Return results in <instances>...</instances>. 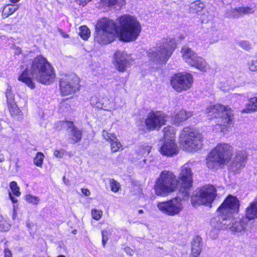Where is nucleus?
Listing matches in <instances>:
<instances>
[{"label": "nucleus", "mask_w": 257, "mask_h": 257, "mask_svg": "<svg viewBox=\"0 0 257 257\" xmlns=\"http://www.w3.org/2000/svg\"><path fill=\"white\" fill-rule=\"evenodd\" d=\"M185 195H188V193H187V191H185Z\"/></svg>", "instance_id": "obj_59"}, {"label": "nucleus", "mask_w": 257, "mask_h": 257, "mask_svg": "<svg viewBox=\"0 0 257 257\" xmlns=\"http://www.w3.org/2000/svg\"><path fill=\"white\" fill-rule=\"evenodd\" d=\"M54 156L58 158H61L64 155V151L61 150H55L54 153Z\"/></svg>", "instance_id": "obj_42"}, {"label": "nucleus", "mask_w": 257, "mask_h": 257, "mask_svg": "<svg viewBox=\"0 0 257 257\" xmlns=\"http://www.w3.org/2000/svg\"><path fill=\"white\" fill-rule=\"evenodd\" d=\"M246 157L245 152H237L231 165L232 171L235 172L242 169L245 166Z\"/></svg>", "instance_id": "obj_19"}, {"label": "nucleus", "mask_w": 257, "mask_h": 257, "mask_svg": "<svg viewBox=\"0 0 257 257\" xmlns=\"http://www.w3.org/2000/svg\"><path fill=\"white\" fill-rule=\"evenodd\" d=\"M257 111V97L251 98L242 110L244 113H250Z\"/></svg>", "instance_id": "obj_31"}, {"label": "nucleus", "mask_w": 257, "mask_h": 257, "mask_svg": "<svg viewBox=\"0 0 257 257\" xmlns=\"http://www.w3.org/2000/svg\"><path fill=\"white\" fill-rule=\"evenodd\" d=\"M254 10L250 7H239L232 9L231 11L230 16L234 18H238L240 16L242 15L252 14Z\"/></svg>", "instance_id": "obj_26"}, {"label": "nucleus", "mask_w": 257, "mask_h": 257, "mask_svg": "<svg viewBox=\"0 0 257 257\" xmlns=\"http://www.w3.org/2000/svg\"><path fill=\"white\" fill-rule=\"evenodd\" d=\"M157 207L163 213L172 216L179 214L183 209L181 200L179 198L160 202L157 204Z\"/></svg>", "instance_id": "obj_13"}, {"label": "nucleus", "mask_w": 257, "mask_h": 257, "mask_svg": "<svg viewBox=\"0 0 257 257\" xmlns=\"http://www.w3.org/2000/svg\"><path fill=\"white\" fill-rule=\"evenodd\" d=\"M202 250V239L199 236L194 238L192 242L191 254L193 257H199Z\"/></svg>", "instance_id": "obj_24"}, {"label": "nucleus", "mask_w": 257, "mask_h": 257, "mask_svg": "<svg viewBox=\"0 0 257 257\" xmlns=\"http://www.w3.org/2000/svg\"><path fill=\"white\" fill-rule=\"evenodd\" d=\"M209 119L215 118V129L224 133L233 124V115L231 108L220 104L209 106L206 109Z\"/></svg>", "instance_id": "obj_4"}, {"label": "nucleus", "mask_w": 257, "mask_h": 257, "mask_svg": "<svg viewBox=\"0 0 257 257\" xmlns=\"http://www.w3.org/2000/svg\"><path fill=\"white\" fill-rule=\"evenodd\" d=\"M102 7L110 9L120 8L125 5V0H100Z\"/></svg>", "instance_id": "obj_25"}, {"label": "nucleus", "mask_w": 257, "mask_h": 257, "mask_svg": "<svg viewBox=\"0 0 257 257\" xmlns=\"http://www.w3.org/2000/svg\"><path fill=\"white\" fill-rule=\"evenodd\" d=\"M63 37H64V38H68V35L67 34H63Z\"/></svg>", "instance_id": "obj_57"}, {"label": "nucleus", "mask_w": 257, "mask_h": 257, "mask_svg": "<svg viewBox=\"0 0 257 257\" xmlns=\"http://www.w3.org/2000/svg\"><path fill=\"white\" fill-rule=\"evenodd\" d=\"M246 66L248 69L252 72H257V59L249 60Z\"/></svg>", "instance_id": "obj_36"}, {"label": "nucleus", "mask_w": 257, "mask_h": 257, "mask_svg": "<svg viewBox=\"0 0 257 257\" xmlns=\"http://www.w3.org/2000/svg\"><path fill=\"white\" fill-rule=\"evenodd\" d=\"M22 67L25 70L19 76L18 80L32 89L35 87L32 79L46 85L50 84L54 81L56 74L53 67L46 58L41 55L37 56Z\"/></svg>", "instance_id": "obj_2"}, {"label": "nucleus", "mask_w": 257, "mask_h": 257, "mask_svg": "<svg viewBox=\"0 0 257 257\" xmlns=\"http://www.w3.org/2000/svg\"><path fill=\"white\" fill-rule=\"evenodd\" d=\"M248 220L244 217L241 219H233L230 229L232 231L241 232L246 229Z\"/></svg>", "instance_id": "obj_22"}, {"label": "nucleus", "mask_w": 257, "mask_h": 257, "mask_svg": "<svg viewBox=\"0 0 257 257\" xmlns=\"http://www.w3.org/2000/svg\"><path fill=\"white\" fill-rule=\"evenodd\" d=\"M239 47H240L242 49L249 51L251 49V46L250 44L246 41H241L238 43Z\"/></svg>", "instance_id": "obj_41"}, {"label": "nucleus", "mask_w": 257, "mask_h": 257, "mask_svg": "<svg viewBox=\"0 0 257 257\" xmlns=\"http://www.w3.org/2000/svg\"><path fill=\"white\" fill-rule=\"evenodd\" d=\"M102 238L106 239V236H107V232L106 230H102L101 231Z\"/></svg>", "instance_id": "obj_47"}, {"label": "nucleus", "mask_w": 257, "mask_h": 257, "mask_svg": "<svg viewBox=\"0 0 257 257\" xmlns=\"http://www.w3.org/2000/svg\"><path fill=\"white\" fill-rule=\"evenodd\" d=\"M58 257H65V256L64 255H59Z\"/></svg>", "instance_id": "obj_58"}, {"label": "nucleus", "mask_w": 257, "mask_h": 257, "mask_svg": "<svg viewBox=\"0 0 257 257\" xmlns=\"http://www.w3.org/2000/svg\"><path fill=\"white\" fill-rule=\"evenodd\" d=\"M32 225V223H27V227L29 228H31V227Z\"/></svg>", "instance_id": "obj_54"}, {"label": "nucleus", "mask_w": 257, "mask_h": 257, "mask_svg": "<svg viewBox=\"0 0 257 257\" xmlns=\"http://www.w3.org/2000/svg\"><path fill=\"white\" fill-rule=\"evenodd\" d=\"M205 7L203 3H201L200 1H196L192 3L190 6V12L194 13L200 12Z\"/></svg>", "instance_id": "obj_33"}, {"label": "nucleus", "mask_w": 257, "mask_h": 257, "mask_svg": "<svg viewBox=\"0 0 257 257\" xmlns=\"http://www.w3.org/2000/svg\"><path fill=\"white\" fill-rule=\"evenodd\" d=\"M193 115L191 111H186L185 110L182 109L179 111L172 117V121L175 125H179L181 122L186 120Z\"/></svg>", "instance_id": "obj_21"}, {"label": "nucleus", "mask_w": 257, "mask_h": 257, "mask_svg": "<svg viewBox=\"0 0 257 257\" xmlns=\"http://www.w3.org/2000/svg\"><path fill=\"white\" fill-rule=\"evenodd\" d=\"M65 105V101H62L60 103V108L63 109V107Z\"/></svg>", "instance_id": "obj_52"}, {"label": "nucleus", "mask_w": 257, "mask_h": 257, "mask_svg": "<svg viewBox=\"0 0 257 257\" xmlns=\"http://www.w3.org/2000/svg\"><path fill=\"white\" fill-rule=\"evenodd\" d=\"M164 139L165 141H175V130L172 126H167L164 128Z\"/></svg>", "instance_id": "obj_30"}, {"label": "nucleus", "mask_w": 257, "mask_h": 257, "mask_svg": "<svg viewBox=\"0 0 257 257\" xmlns=\"http://www.w3.org/2000/svg\"><path fill=\"white\" fill-rule=\"evenodd\" d=\"M179 181L171 171L164 170L161 172L156 180L154 185L155 194L161 197H166L175 192L180 182V190L184 191L189 189L192 185V173L188 164L183 165L180 170Z\"/></svg>", "instance_id": "obj_3"}, {"label": "nucleus", "mask_w": 257, "mask_h": 257, "mask_svg": "<svg viewBox=\"0 0 257 257\" xmlns=\"http://www.w3.org/2000/svg\"><path fill=\"white\" fill-rule=\"evenodd\" d=\"M111 190L113 192H117L120 189L119 184L115 180L111 179L109 181Z\"/></svg>", "instance_id": "obj_40"}, {"label": "nucleus", "mask_w": 257, "mask_h": 257, "mask_svg": "<svg viewBox=\"0 0 257 257\" xmlns=\"http://www.w3.org/2000/svg\"><path fill=\"white\" fill-rule=\"evenodd\" d=\"M192 75L189 73H179L174 74L171 79L172 87L177 92H181L190 88L193 83Z\"/></svg>", "instance_id": "obj_12"}, {"label": "nucleus", "mask_w": 257, "mask_h": 257, "mask_svg": "<svg viewBox=\"0 0 257 257\" xmlns=\"http://www.w3.org/2000/svg\"><path fill=\"white\" fill-rule=\"evenodd\" d=\"M20 0H10V1L12 3H16L18 2H19Z\"/></svg>", "instance_id": "obj_53"}, {"label": "nucleus", "mask_w": 257, "mask_h": 257, "mask_svg": "<svg viewBox=\"0 0 257 257\" xmlns=\"http://www.w3.org/2000/svg\"><path fill=\"white\" fill-rule=\"evenodd\" d=\"M176 47V43L174 39H167L164 46L150 49L148 56L151 60L158 63H165Z\"/></svg>", "instance_id": "obj_9"}, {"label": "nucleus", "mask_w": 257, "mask_h": 257, "mask_svg": "<svg viewBox=\"0 0 257 257\" xmlns=\"http://www.w3.org/2000/svg\"><path fill=\"white\" fill-rule=\"evenodd\" d=\"M7 103L10 111L12 115L17 114L19 112V109L15 101L14 95L11 90V87L8 86L6 92Z\"/></svg>", "instance_id": "obj_20"}, {"label": "nucleus", "mask_w": 257, "mask_h": 257, "mask_svg": "<svg viewBox=\"0 0 257 257\" xmlns=\"http://www.w3.org/2000/svg\"><path fill=\"white\" fill-rule=\"evenodd\" d=\"M10 188L12 193L11 192L9 193V197L14 203H16L17 202L18 200L16 198L12 196V194L17 197L20 196L21 194V192L20 191V188L18 186L17 182L15 181H12L10 183Z\"/></svg>", "instance_id": "obj_29"}, {"label": "nucleus", "mask_w": 257, "mask_h": 257, "mask_svg": "<svg viewBox=\"0 0 257 257\" xmlns=\"http://www.w3.org/2000/svg\"><path fill=\"white\" fill-rule=\"evenodd\" d=\"M181 53L183 60L190 66L202 72H205L208 69L209 66L206 60L198 56L191 48L183 46Z\"/></svg>", "instance_id": "obj_10"}, {"label": "nucleus", "mask_w": 257, "mask_h": 257, "mask_svg": "<svg viewBox=\"0 0 257 257\" xmlns=\"http://www.w3.org/2000/svg\"><path fill=\"white\" fill-rule=\"evenodd\" d=\"M118 26L111 20L102 18L96 25L95 40L98 43L107 44L112 42L115 33L119 32L122 41L130 42L138 38L142 30L140 22L134 16L123 15L117 19Z\"/></svg>", "instance_id": "obj_1"}, {"label": "nucleus", "mask_w": 257, "mask_h": 257, "mask_svg": "<svg viewBox=\"0 0 257 257\" xmlns=\"http://www.w3.org/2000/svg\"><path fill=\"white\" fill-rule=\"evenodd\" d=\"M217 195L214 186L206 185L197 189L191 197V201L193 206L208 205L211 204Z\"/></svg>", "instance_id": "obj_8"}, {"label": "nucleus", "mask_w": 257, "mask_h": 257, "mask_svg": "<svg viewBox=\"0 0 257 257\" xmlns=\"http://www.w3.org/2000/svg\"><path fill=\"white\" fill-rule=\"evenodd\" d=\"M5 158L3 154L0 155V163L3 162L5 161Z\"/></svg>", "instance_id": "obj_50"}, {"label": "nucleus", "mask_w": 257, "mask_h": 257, "mask_svg": "<svg viewBox=\"0 0 257 257\" xmlns=\"http://www.w3.org/2000/svg\"><path fill=\"white\" fill-rule=\"evenodd\" d=\"M82 193L86 196H89L91 194L90 191L87 189H81Z\"/></svg>", "instance_id": "obj_44"}, {"label": "nucleus", "mask_w": 257, "mask_h": 257, "mask_svg": "<svg viewBox=\"0 0 257 257\" xmlns=\"http://www.w3.org/2000/svg\"><path fill=\"white\" fill-rule=\"evenodd\" d=\"M4 253L5 257H13L11 251L8 248H5Z\"/></svg>", "instance_id": "obj_43"}, {"label": "nucleus", "mask_w": 257, "mask_h": 257, "mask_svg": "<svg viewBox=\"0 0 257 257\" xmlns=\"http://www.w3.org/2000/svg\"><path fill=\"white\" fill-rule=\"evenodd\" d=\"M61 125L68 131V142L75 144L79 142L82 138L81 132L71 121H61Z\"/></svg>", "instance_id": "obj_16"}, {"label": "nucleus", "mask_w": 257, "mask_h": 257, "mask_svg": "<svg viewBox=\"0 0 257 257\" xmlns=\"http://www.w3.org/2000/svg\"><path fill=\"white\" fill-rule=\"evenodd\" d=\"M167 118V116L162 111H151L148 114L146 118V126L150 130H158L165 124Z\"/></svg>", "instance_id": "obj_14"}, {"label": "nucleus", "mask_w": 257, "mask_h": 257, "mask_svg": "<svg viewBox=\"0 0 257 257\" xmlns=\"http://www.w3.org/2000/svg\"><path fill=\"white\" fill-rule=\"evenodd\" d=\"M16 214H17L16 211L15 209H14V212H13V219H14L16 218Z\"/></svg>", "instance_id": "obj_51"}, {"label": "nucleus", "mask_w": 257, "mask_h": 257, "mask_svg": "<svg viewBox=\"0 0 257 257\" xmlns=\"http://www.w3.org/2000/svg\"><path fill=\"white\" fill-rule=\"evenodd\" d=\"M211 228L208 230V235L212 238L215 239L218 237L219 230L221 229L219 227L218 219L212 218L210 222Z\"/></svg>", "instance_id": "obj_28"}, {"label": "nucleus", "mask_w": 257, "mask_h": 257, "mask_svg": "<svg viewBox=\"0 0 257 257\" xmlns=\"http://www.w3.org/2000/svg\"><path fill=\"white\" fill-rule=\"evenodd\" d=\"M26 200L34 205H37L40 201L39 198L35 196H33L31 194H28L25 196Z\"/></svg>", "instance_id": "obj_38"}, {"label": "nucleus", "mask_w": 257, "mask_h": 257, "mask_svg": "<svg viewBox=\"0 0 257 257\" xmlns=\"http://www.w3.org/2000/svg\"><path fill=\"white\" fill-rule=\"evenodd\" d=\"M124 251H125V252L130 255H132L133 254V250L130 247H125L124 248Z\"/></svg>", "instance_id": "obj_45"}, {"label": "nucleus", "mask_w": 257, "mask_h": 257, "mask_svg": "<svg viewBox=\"0 0 257 257\" xmlns=\"http://www.w3.org/2000/svg\"><path fill=\"white\" fill-rule=\"evenodd\" d=\"M79 35L83 40H86L90 36V31L86 26H83L80 28Z\"/></svg>", "instance_id": "obj_34"}, {"label": "nucleus", "mask_w": 257, "mask_h": 257, "mask_svg": "<svg viewBox=\"0 0 257 257\" xmlns=\"http://www.w3.org/2000/svg\"><path fill=\"white\" fill-rule=\"evenodd\" d=\"M79 5L82 6L85 5L87 3L91 1V0H76Z\"/></svg>", "instance_id": "obj_46"}, {"label": "nucleus", "mask_w": 257, "mask_h": 257, "mask_svg": "<svg viewBox=\"0 0 257 257\" xmlns=\"http://www.w3.org/2000/svg\"><path fill=\"white\" fill-rule=\"evenodd\" d=\"M18 9L17 5H7L3 9L2 13L3 19H6L10 15H12Z\"/></svg>", "instance_id": "obj_32"}, {"label": "nucleus", "mask_w": 257, "mask_h": 257, "mask_svg": "<svg viewBox=\"0 0 257 257\" xmlns=\"http://www.w3.org/2000/svg\"><path fill=\"white\" fill-rule=\"evenodd\" d=\"M80 80L75 74L63 76L60 81V89L62 95H69L74 94L79 90Z\"/></svg>", "instance_id": "obj_11"}, {"label": "nucleus", "mask_w": 257, "mask_h": 257, "mask_svg": "<svg viewBox=\"0 0 257 257\" xmlns=\"http://www.w3.org/2000/svg\"><path fill=\"white\" fill-rule=\"evenodd\" d=\"M147 152H148L147 154H149V152H150V151L151 148H150L149 147H148L147 148Z\"/></svg>", "instance_id": "obj_56"}, {"label": "nucleus", "mask_w": 257, "mask_h": 257, "mask_svg": "<svg viewBox=\"0 0 257 257\" xmlns=\"http://www.w3.org/2000/svg\"><path fill=\"white\" fill-rule=\"evenodd\" d=\"M233 154L232 147L227 143H220L209 153L206 165L211 169H216L220 165L228 164Z\"/></svg>", "instance_id": "obj_6"}, {"label": "nucleus", "mask_w": 257, "mask_h": 257, "mask_svg": "<svg viewBox=\"0 0 257 257\" xmlns=\"http://www.w3.org/2000/svg\"><path fill=\"white\" fill-rule=\"evenodd\" d=\"M102 214L103 212L101 210H97L96 209H92L91 210L92 217L96 220H99L101 218Z\"/></svg>", "instance_id": "obj_39"}, {"label": "nucleus", "mask_w": 257, "mask_h": 257, "mask_svg": "<svg viewBox=\"0 0 257 257\" xmlns=\"http://www.w3.org/2000/svg\"><path fill=\"white\" fill-rule=\"evenodd\" d=\"M179 149L175 141H165L160 148V152L161 154L167 156H173L177 155Z\"/></svg>", "instance_id": "obj_18"}, {"label": "nucleus", "mask_w": 257, "mask_h": 257, "mask_svg": "<svg viewBox=\"0 0 257 257\" xmlns=\"http://www.w3.org/2000/svg\"><path fill=\"white\" fill-rule=\"evenodd\" d=\"M132 61L131 55L124 51H116L114 54V64L117 69L120 72L125 71Z\"/></svg>", "instance_id": "obj_15"}, {"label": "nucleus", "mask_w": 257, "mask_h": 257, "mask_svg": "<svg viewBox=\"0 0 257 257\" xmlns=\"http://www.w3.org/2000/svg\"><path fill=\"white\" fill-rule=\"evenodd\" d=\"M63 180L64 183L66 185H69V180H68V179H67L66 178L65 176H64V177H63Z\"/></svg>", "instance_id": "obj_48"}, {"label": "nucleus", "mask_w": 257, "mask_h": 257, "mask_svg": "<svg viewBox=\"0 0 257 257\" xmlns=\"http://www.w3.org/2000/svg\"><path fill=\"white\" fill-rule=\"evenodd\" d=\"M44 155L43 153L39 152L37 153L34 159V164L39 167H41L43 163Z\"/></svg>", "instance_id": "obj_35"}, {"label": "nucleus", "mask_w": 257, "mask_h": 257, "mask_svg": "<svg viewBox=\"0 0 257 257\" xmlns=\"http://www.w3.org/2000/svg\"><path fill=\"white\" fill-rule=\"evenodd\" d=\"M245 218L248 221L257 218V202H251L246 208Z\"/></svg>", "instance_id": "obj_27"}, {"label": "nucleus", "mask_w": 257, "mask_h": 257, "mask_svg": "<svg viewBox=\"0 0 257 257\" xmlns=\"http://www.w3.org/2000/svg\"><path fill=\"white\" fill-rule=\"evenodd\" d=\"M91 104L94 107L99 109H103L105 110H108V103L109 100L107 98H99L96 96L92 97L91 99Z\"/></svg>", "instance_id": "obj_23"}, {"label": "nucleus", "mask_w": 257, "mask_h": 257, "mask_svg": "<svg viewBox=\"0 0 257 257\" xmlns=\"http://www.w3.org/2000/svg\"><path fill=\"white\" fill-rule=\"evenodd\" d=\"M203 136L198 129L186 127L181 132L179 142L184 150L197 151L203 146Z\"/></svg>", "instance_id": "obj_7"}, {"label": "nucleus", "mask_w": 257, "mask_h": 257, "mask_svg": "<svg viewBox=\"0 0 257 257\" xmlns=\"http://www.w3.org/2000/svg\"><path fill=\"white\" fill-rule=\"evenodd\" d=\"M239 206L237 198L229 196L218 208V216L214 218L218 219L219 227L221 229H230L234 219L231 218V215L233 213L238 212Z\"/></svg>", "instance_id": "obj_5"}, {"label": "nucleus", "mask_w": 257, "mask_h": 257, "mask_svg": "<svg viewBox=\"0 0 257 257\" xmlns=\"http://www.w3.org/2000/svg\"><path fill=\"white\" fill-rule=\"evenodd\" d=\"M108 237L106 236V239L102 238V242L103 246L104 247L105 245V244L108 240Z\"/></svg>", "instance_id": "obj_49"}, {"label": "nucleus", "mask_w": 257, "mask_h": 257, "mask_svg": "<svg viewBox=\"0 0 257 257\" xmlns=\"http://www.w3.org/2000/svg\"><path fill=\"white\" fill-rule=\"evenodd\" d=\"M102 136L103 138L110 144L111 152L115 153L119 151L120 149L122 150V146L120 142L117 139L114 134L109 133L103 130L102 132Z\"/></svg>", "instance_id": "obj_17"}, {"label": "nucleus", "mask_w": 257, "mask_h": 257, "mask_svg": "<svg viewBox=\"0 0 257 257\" xmlns=\"http://www.w3.org/2000/svg\"><path fill=\"white\" fill-rule=\"evenodd\" d=\"M138 212L140 214H142V213H144V211L142 209H140V210H139Z\"/></svg>", "instance_id": "obj_55"}, {"label": "nucleus", "mask_w": 257, "mask_h": 257, "mask_svg": "<svg viewBox=\"0 0 257 257\" xmlns=\"http://www.w3.org/2000/svg\"><path fill=\"white\" fill-rule=\"evenodd\" d=\"M10 224L3 217L0 218V231H7L10 229Z\"/></svg>", "instance_id": "obj_37"}]
</instances>
